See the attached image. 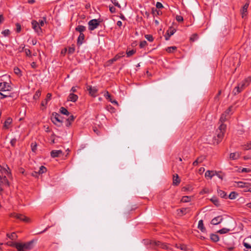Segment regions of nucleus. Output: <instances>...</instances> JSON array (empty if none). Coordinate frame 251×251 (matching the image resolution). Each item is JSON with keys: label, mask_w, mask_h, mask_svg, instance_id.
Masks as SVG:
<instances>
[{"label": "nucleus", "mask_w": 251, "mask_h": 251, "mask_svg": "<svg viewBox=\"0 0 251 251\" xmlns=\"http://www.w3.org/2000/svg\"><path fill=\"white\" fill-rule=\"evenodd\" d=\"M226 126L224 124H221L216 130V136L213 138L214 143L218 144L223 139Z\"/></svg>", "instance_id": "1"}, {"label": "nucleus", "mask_w": 251, "mask_h": 251, "mask_svg": "<svg viewBox=\"0 0 251 251\" xmlns=\"http://www.w3.org/2000/svg\"><path fill=\"white\" fill-rule=\"evenodd\" d=\"M33 240L25 243H19L16 244V249L18 251H29L33 248Z\"/></svg>", "instance_id": "2"}, {"label": "nucleus", "mask_w": 251, "mask_h": 251, "mask_svg": "<svg viewBox=\"0 0 251 251\" xmlns=\"http://www.w3.org/2000/svg\"><path fill=\"white\" fill-rule=\"evenodd\" d=\"M101 21L99 19H92L88 22V29L90 31L94 30L100 25Z\"/></svg>", "instance_id": "3"}, {"label": "nucleus", "mask_w": 251, "mask_h": 251, "mask_svg": "<svg viewBox=\"0 0 251 251\" xmlns=\"http://www.w3.org/2000/svg\"><path fill=\"white\" fill-rule=\"evenodd\" d=\"M31 25L32 28L38 35H41L42 34V29L40 27L39 24L37 21L35 20H32L31 21Z\"/></svg>", "instance_id": "4"}, {"label": "nucleus", "mask_w": 251, "mask_h": 251, "mask_svg": "<svg viewBox=\"0 0 251 251\" xmlns=\"http://www.w3.org/2000/svg\"><path fill=\"white\" fill-rule=\"evenodd\" d=\"M12 87L7 82H3L0 83V91L3 92H8L12 90Z\"/></svg>", "instance_id": "5"}, {"label": "nucleus", "mask_w": 251, "mask_h": 251, "mask_svg": "<svg viewBox=\"0 0 251 251\" xmlns=\"http://www.w3.org/2000/svg\"><path fill=\"white\" fill-rule=\"evenodd\" d=\"M52 122L55 125H57V123H62L63 122L62 117L58 113L53 112L52 114L51 118Z\"/></svg>", "instance_id": "6"}, {"label": "nucleus", "mask_w": 251, "mask_h": 251, "mask_svg": "<svg viewBox=\"0 0 251 251\" xmlns=\"http://www.w3.org/2000/svg\"><path fill=\"white\" fill-rule=\"evenodd\" d=\"M151 244H152L153 245L160 246L161 248L163 249H165L168 251H173V249L169 247L167 244L165 243H162L159 241H152L151 242Z\"/></svg>", "instance_id": "7"}, {"label": "nucleus", "mask_w": 251, "mask_h": 251, "mask_svg": "<svg viewBox=\"0 0 251 251\" xmlns=\"http://www.w3.org/2000/svg\"><path fill=\"white\" fill-rule=\"evenodd\" d=\"M11 216L15 217L25 222H28L30 221L28 218L20 214L12 213L11 214Z\"/></svg>", "instance_id": "8"}, {"label": "nucleus", "mask_w": 251, "mask_h": 251, "mask_svg": "<svg viewBox=\"0 0 251 251\" xmlns=\"http://www.w3.org/2000/svg\"><path fill=\"white\" fill-rule=\"evenodd\" d=\"M87 89L91 96L94 97L97 96L98 90L96 87H92V86H88Z\"/></svg>", "instance_id": "9"}, {"label": "nucleus", "mask_w": 251, "mask_h": 251, "mask_svg": "<svg viewBox=\"0 0 251 251\" xmlns=\"http://www.w3.org/2000/svg\"><path fill=\"white\" fill-rule=\"evenodd\" d=\"M176 31V29L173 27H169V29L167 31L166 34L165 35L166 40H168L171 36L173 35Z\"/></svg>", "instance_id": "10"}, {"label": "nucleus", "mask_w": 251, "mask_h": 251, "mask_svg": "<svg viewBox=\"0 0 251 251\" xmlns=\"http://www.w3.org/2000/svg\"><path fill=\"white\" fill-rule=\"evenodd\" d=\"M223 220V219L221 216H217L211 220V224L214 225H217L221 223Z\"/></svg>", "instance_id": "11"}, {"label": "nucleus", "mask_w": 251, "mask_h": 251, "mask_svg": "<svg viewBox=\"0 0 251 251\" xmlns=\"http://www.w3.org/2000/svg\"><path fill=\"white\" fill-rule=\"evenodd\" d=\"M62 154L63 152L61 150H53L50 152V155L53 158L59 157Z\"/></svg>", "instance_id": "12"}, {"label": "nucleus", "mask_w": 251, "mask_h": 251, "mask_svg": "<svg viewBox=\"0 0 251 251\" xmlns=\"http://www.w3.org/2000/svg\"><path fill=\"white\" fill-rule=\"evenodd\" d=\"M189 211V209L188 208H183L177 210V214L179 216H181L183 215H185Z\"/></svg>", "instance_id": "13"}, {"label": "nucleus", "mask_w": 251, "mask_h": 251, "mask_svg": "<svg viewBox=\"0 0 251 251\" xmlns=\"http://www.w3.org/2000/svg\"><path fill=\"white\" fill-rule=\"evenodd\" d=\"M77 99L78 96L76 95H75L73 93H71L68 97V100L75 102L77 100Z\"/></svg>", "instance_id": "14"}, {"label": "nucleus", "mask_w": 251, "mask_h": 251, "mask_svg": "<svg viewBox=\"0 0 251 251\" xmlns=\"http://www.w3.org/2000/svg\"><path fill=\"white\" fill-rule=\"evenodd\" d=\"M0 182L6 186H9V182L5 176H0Z\"/></svg>", "instance_id": "15"}, {"label": "nucleus", "mask_w": 251, "mask_h": 251, "mask_svg": "<svg viewBox=\"0 0 251 251\" xmlns=\"http://www.w3.org/2000/svg\"><path fill=\"white\" fill-rule=\"evenodd\" d=\"M84 37L85 36L83 33H81L79 34L77 40V44L78 45L80 46L82 44V43H83V41L84 40Z\"/></svg>", "instance_id": "16"}, {"label": "nucleus", "mask_w": 251, "mask_h": 251, "mask_svg": "<svg viewBox=\"0 0 251 251\" xmlns=\"http://www.w3.org/2000/svg\"><path fill=\"white\" fill-rule=\"evenodd\" d=\"M75 117L73 115H71L66 121V126L67 127H69L72 123L74 121Z\"/></svg>", "instance_id": "17"}, {"label": "nucleus", "mask_w": 251, "mask_h": 251, "mask_svg": "<svg viewBox=\"0 0 251 251\" xmlns=\"http://www.w3.org/2000/svg\"><path fill=\"white\" fill-rule=\"evenodd\" d=\"M180 182V180L177 174H176L173 176V183L174 185H178Z\"/></svg>", "instance_id": "18"}, {"label": "nucleus", "mask_w": 251, "mask_h": 251, "mask_svg": "<svg viewBox=\"0 0 251 251\" xmlns=\"http://www.w3.org/2000/svg\"><path fill=\"white\" fill-rule=\"evenodd\" d=\"M249 5V1L247 2L243 7L242 14L243 18L247 15V9Z\"/></svg>", "instance_id": "19"}, {"label": "nucleus", "mask_w": 251, "mask_h": 251, "mask_svg": "<svg viewBox=\"0 0 251 251\" xmlns=\"http://www.w3.org/2000/svg\"><path fill=\"white\" fill-rule=\"evenodd\" d=\"M216 174V172L208 170L205 173V176L211 178Z\"/></svg>", "instance_id": "20"}, {"label": "nucleus", "mask_w": 251, "mask_h": 251, "mask_svg": "<svg viewBox=\"0 0 251 251\" xmlns=\"http://www.w3.org/2000/svg\"><path fill=\"white\" fill-rule=\"evenodd\" d=\"M198 228L200 230H201L202 232L206 231V229H205V227L204 226L203 221L202 220H201L199 221Z\"/></svg>", "instance_id": "21"}, {"label": "nucleus", "mask_w": 251, "mask_h": 251, "mask_svg": "<svg viewBox=\"0 0 251 251\" xmlns=\"http://www.w3.org/2000/svg\"><path fill=\"white\" fill-rule=\"evenodd\" d=\"M51 95L50 93H48L47 95L46 98L44 100L42 101L41 102V105L43 106H45L49 100H50L51 99Z\"/></svg>", "instance_id": "22"}, {"label": "nucleus", "mask_w": 251, "mask_h": 251, "mask_svg": "<svg viewBox=\"0 0 251 251\" xmlns=\"http://www.w3.org/2000/svg\"><path fill=\"white\" fill-rule=\"evenodd\" d=\"M75 30L80 33H82L86 30V27L84 25H79L77 27H75Z\"/></svg>", "instance_id": "23"}, {"label": "nucleus", "mask_w": 251, "mask_h": 251, "mask_svg": "<svg viewBox=\"0 0 251 251\" xmlns=\"http://www.w3.org/2000/svg\"><path fill=\"white\" fill-rule=\"evenodd\" d=\"M240 156L239 152H233L230 154V158L232 160H235L238 159Z\"/></svg>", "instance_id": "24"}, {"label": "nucleus", "mask_w": 251, "mask_h": 251, "mask_svg": "<svg viewBox=\"0 0 251 251\" xmlns=\"http://www.w3.org/2000/svg\"><path fill=\"white\" fill-rule=\"evenodd\" d=\"M210 239L214 242H217L219 240V236L216 234H211L210 235Z\"/></svg>", "instance_id": "25"}, {"label": "nucleus", "mask_w": 251, "mask_h": 251, "mask_svg": "<svg viewBox=\"0 0 251 251\" xmlns=\"http://www.w3.org/2000/svg\"><path fill=\"white\" fill-rule=\"evenodd\" d=\"M12 123V119L11 118H8L4 122L3 126L5 128H8L10 125Z\"/></svg>", "instance_id": "26"}, {"label": "nucleus", "mask_w": 251, "mask_h": 251, "mask_svg": "<svg viewBox=\"0 0 251 251\" xmlns=\"http://www.w3.org/2000/svg\"><path fill=\"white\" fill-rule=\"evenodd\" d=\"M60 112L61 114L68 116L70 114L68 110L64 107H61L60 109Z\"/></svg>", "instance_id": "27"}, {"label": "nucleus", "mask_w": 251, "mask_h": 251, "mask_svg": "<svg viewBox=\"0 0 251 251\" xmlns=\"http://www.w3.org/2000/svg\"><path fill=\"white\" fill-rule=\"evenodd\" d=\"M242 90L240 88V87L237 86L234 88L233 90L232 93L234 95H236L238 94L239 93L241 92Z\"/></svg>", "instance_id": "28"}, {"label": "nucleus", "mask_w": 251, "mask_h": 251, "mask_svg": "<svg viewBox=\"0 0 251 251\" xmlns=\"http://www.w3.org/2000/svg\"><path fill=\"white\" fill-rule=\"evenodd\" d=\"M210 200L216 206H219L220 205L219 201L216 197H213Z\"/></svg>", "instance_id": "29"}, {"label": "nucleus", "mask_w": 251, "mask_h": 251, "mask_svg": "<svg viewBox=\"0 0 251 251\" xmlns=\"http://www.w3.org/2000/svg\"><path fill=\"white\" fill-rule=\"evenodd\" d=\"M238 86L243 91L247 86H248V84L246 83V82L243 81L240 83H239Z\"/></svg>", "instance_id": "30"}, {"label": "nucleus", "mask_w": 251, "mask_h": 251, "mask_svg": "<svg viewBox=\"0 0 251 251\" xmlns=\"http://www.w3.org/2000/svg\"><path fill=\"white\" fill-rule=\"evenodd\" d=\"M0 99H2L3 98H7V97H11V96L9 94L8 92H4V93H2L0 92Z\"/></svg>", "instance_id": "31"}, {"label": "nucleus", "mask_w": 251, "mask_h": 251, "mask_svg": "<svg viewBox=\"0 0 251 251\" xmlns=\"http://www.w3.org/2000/svg\"><path fill=\"white\" fill-rule=\"evenodd\" d=\"M227 115L226 114V113H224L222 114L220 119V121L222 123V124H223V123L227 120Z\"/></svg>", "instance_id": "32"}, {"label": "nucleus", "mask_w": 251, "mask_h": 251, "mask_svg": "<svg viewBox=\"0 0 251 251\" xmlns=\"http://www.w3.org/2000/svg\"><path fill=\"white\" fill-rule=\"evenodd\" d=\"M124 53H122V55L117 54L114 58L109 60L111 63L116 61L119 59L121 57L124 56Z\"/></svg>", "instance_id": "33"}, {"label": "nucleus", "mask_w": 251, "mask_h": 251, "mask_svg": "<svg viewBox=\"0 0 251 251\" xmlns=\"http://www.w3.org/2000/svg\"><path fill=\"white\" fill-rule=\"evenodd\" d=\"M7 236L12 240H15L17 238V236L15 232H13L11 234H7Z\"/></svg>", "instance_id": "34"}, {"label": "nucleus", "mask_w": 251, "mask_h": 251, "mask_svg": "<svg viewBox=\"0 0 251 251\" xmlns=\"http://www.w3.org/2000/svg\"><path fill=\"white\" fill-rule=\"evenodd\" d=\"M218 193L219 195L220 196V197L221 198H227L226 193L221 190H218Z\"/></svg>", "instance_id": "35"}, {"label": "nucleus", "mask_w": 251, "mask_h": 251, "mask_svg": "<svg viewBox=\"0 0 251 251\" xmlns=\"http://www.w3.org/2000/svg\"><path fill=\"white\" fill-rule=\"evenodd\" d=\"M203 158L202 157H198L193 163V165L194 166H197L199 163L202 162Z\"/></svg>", "instance_id": "36"}, {"label": "nucleus", "mask_w": 251, "mask_h": 251, "mask_svg": "<svg viewBox=\"0 0 251 251\" xmlns=\"http://www.w3.org/2000/svg\"><path fill=\"white\" fill-rule=\"evenodd\" d=\"M237 195L238 194L236 192H232L229 195L228 198L231 200H233L236 198Z\"/></svg>", "instance_id": "37"}, {"label": "nucleus", "mask_w": 251, "mask_h": 251, "mask_svg": "<svg viewBox=\"0 0 251 251\" xmlns=\"http://www.w3.org/2000/svg\"><path fill=\"white\" fill-rule=\"evenodd\" d=\"M46 171L47 168L43 166H41L40 167L39 170L38 171V173L39 174H42L43 173L46 172Z\"/></svg>", "instance_id": "38"}, {"label": "nucleus", "mask_w": 251, "mask_h": 251, "mask_svg": "<svg viewBox=\"0 0 251 251\" xmlns=\"http://www.w3.org/2000/svg\"><path fill=\"white\" fill-rule=\"evenodd\" d=\"M190 200H191L190 197H189V196H183L182 198L181 201L182 202H187L190 201Z\"/></svg>", "instance_id": "39"}, {"label": "nucleus", "mask_w": 251, "mask_h": 251, "mask_svg": "<svg viewBox=\"0 0 251 251\" xmlns=\"http://www.w3.org/2000/svg\"><path fill=\"white\" fill-rule=\"evenodd\" d=\"M229 231V229L226 228H223L218 231V233L220 234H225L228 232Z\"/></svg>", "instance_id": "40"}, {"label": "nucleus", "mask_w": 251, "mask_h": 251, "mask_svg": "<svg viewBox=\"0 0 251 251\" xmlns=\"http://www.w3.org/2000/svg\"><path fill=\"white\" fill-rule=\"evenodd\" d=\"M41 92L40 90H37L34 95L33 96V99L34 100H37L41 96Z\"/></svg>", "instance_id": "41"}, {"label": "nucleus", "mask_w": 251, "mask_h": 251, "mask_svg": "<svg viewBox=\"0 0 251 251\" xmlns=\"http://www.w3.org/2000/svg\"><path fill=\"white\" fill-rule=\"evenodd\" d=\"M145 37L150 42H152L154 39L153 36L151 34L145 35Z\"/></svg>", "instance_id": "42"}, {"label": "nucleus", "mask_w": 251, "mask_h": 251, "mask_svg": "<svg viewBox=\"0 0 251 251\" xmlns=\"http://www.w3.org/2000/svg\"><path fill=\"white\" fill-rule=\"evenodd\" d=\"M176 50V47L175 46L168 47L166 50L168 52H172L174 50Z\"/></svg>", "instance_id": "43"}, {"label": "nucleus", "mask_w": 251, "mask_h": 251, "mask_svg": "<svg viewBox=\"0 0 251 251\" xmlns=\"http://www.w3.org/2000/svg\"><path fill=\"white\" fill-rule=\"evenodd\" d=\"M14 72L18 75L21 76L22 75L21 71L18 67H15L14 69Z\"/></svg>", "instance_id": "44"}, {"label": "nucleus", "mask_w": 251, "mask_h": 251, "mask_svg": "<svg viewBox=\"0 0 251 251\" xmlns=\"http://www.w3.org/2000/svg\"><path fill=\"white\" fill-rule=\"evenodd\" d=\"M179 249L181 250L187 251L188 250L187 246L185 244H180L179 246Z\"/></svg>", "instance_id": "45"}, {"label": "nucleus", "mask_w": 251, "mask_h": 251, "mask_svg": "<svg viewBox=\"0 0 251 251\" xmlns=\"http://www.w3.org/2000/svg\"><path fill=\"white\" fill-rule=\"evenodd\" d=\"M6 244L8 246L15 247V248H16V244H19V243H16V242H14L13 241H9V242H7Z\"/></svg>", "instance_id": "46"}, {"label": "nucleus", "mask_w": 251, "mask_h": 251, "mask_svg": "<svg viewBox=\"0 0 251 251\" xmlns=\"http://www.w3.org/2000/svg\"><path fill=\"white\" fill-rule=\"evenodd\" d=\"M31 150L33 152H35L37 149V144L35 143H32L31 144Z\"/></svg>", "instance_id": "47"}, {"label": "nucleus", "mask_w": 251, "mask_h": 251, "mask_svg": "<svg viewBox=\"0 0 251 251\" xmlns=\"http://www.w3.org/2000/svg\"><path fill=\"white\" fill-rule=\"evenodd\" d=\"M244 149L245 150H249L251 149V143H247L244 146Z\"/></svg>", "instance_id": "48"}, {"label": "nucleus", "mask_w": 251, "mask_h": 251, "mask_svg": "<svg viewBox=\"0 0 251 251\" xmlns=\"http://www.w3.org/2000/svg\"><path fill=\"white\" fill-rule=\"evenodd\" d=\"M1 33L4 36H8L10 33V31L9 29H5L4 30H3V31H2Z\"/></svg>", "instance_id": "49"}, {"label": "nucleus", "mask_w": 251, "mask_h": 251, "mask_svg": "<svg viewBox=\"0 0 251 251\" xmlns=\"http://www.w3.org/2000/svg\"><path fill=\"white\" fill-rule=\"evenodd\" d=\"M147 45V42L146 41H142L140 42L139 46L140 48H143Z\"/></svg>", "instance_id": "50"}, {"label": "nucleus", "mask_w": 251, "mask_h": 251, "mask_svg": "<svg viewBox=\"0 0 251 251\" xmlns=\"http://www.w3.org/2000/svg\"><path fill=\"white\" fill-rule=\"evenodd\" d=\"M135 52V51L133 50H130L126 52L127 57H129L133 54H134Z\"/></svg>", "instance_id": "51"}, {"label": "nucleus", "mask_w": 251, "mask_h": 251, "mask_svg": "<svg viewBox=\"0 0 251 251\" xmlns=\"http://www.w3.org/2000/svg\"><path fill=\"white\" fill-rule=\"evenodd\" d=\"M16 31L18 33H19L21 31V25L19 23H17L16 24Z\"/></svg>", "instance_id": "52"}, {"label": "nucleus", "mask_w": 251, "mask_h": 251, "mask_svg": "<svg viewBox=\"0 0 251 251\" xmlns=\"http://www.w3.org/2000/svg\"><path fill=\"white\" fill-rule=\"evenodd\" d=\"M198 38V35L197 34H193L190 37V40L192 42L195 41Z\"/></svg>", "instance_id": "53"}, {"label": "nucleus", "mask_w": 251, "mask_h": 251, "mask_svg": "<svg viewBox=\"0 0 251 251\" xmlns=\"http://www.w3.org/2000/svg\"><path fill=\"white\" fill-rule=\"evenodd\" d=\"M110 0L114 4L115 6H117L119 8H121V5L118 3V2L117 0Z\"/></svg>", "instance_id": "54"}, {"label": "nucleus", "mask_w": 251, "mask_h": 251, "mask_svg": "<svg viewBox=\"0 0 251 251\" xmlns=\"http://www.w3.org/2000/svg\"><path fill=\"white\" fill-rule=\"evenodd\" d=\"M25 53L27 56H31V51L28 49H25Z\"/></svg>", "instance_id": "55"}, {"label": "nucleus", "mask_w": 251, "mask_h": 251, "mask_svg": "<svg viewBox=\"0 0 251 251\" xmlns=\"http://www.w3.org/2000/svg\"><path fill=\"white\" fill-rule=\"evenodd\" d=\"M17 142V139L16 138H13L11 140L10 144L12 147H14L16 145Z\"/></svg>", "instance_id": "56"}, {"label": "nucleus", "mask_w": 251, "mask_h": 251, "mask_svg": "<svg viewBox=\"0 0 251 251\" xmlns=\"http://www.w3.org/2000/svg\"><path fill=\"white\" fill-rule=\"evenodd\" d=\"M176 20L177 21L180 22H182L183 21V18L181 16L177 15L176 16Z\"/></svg>", "instance_id": "57"}, {"label": "nucleus", "mask_w": 251, "mask_h": 251, "mask_svg": "<svg viewBox=\"0 0 251 251\" xmlns=\"http://www.w3.org/2000/svg\"><path fill=\"white\" fill-rule=\"evenodd\" d=\"M243 81L244 82H246V83H248V85H249V84L251 82V77H249L246 78Z\"/></svg>", "instance_id": "58"}, {"label": "nucleus", "mask_w": 251, "mask_h": 251, "mask_svg": "<svg viewBox=\"0 0 251 251\" xmlns=\"http://www.w3.org/2000/svg\"><path fill=\"white\" fill-rule=\"evenodd\" d=\"M156 7L157 8H162L163 7V6L161 2H157L156 4Z\"/></svg>", "instance_id": "59"}, {"label": "nucleus", "mask_w": 251, "mask_h": 251, "mask_svg": "<svg viewBox=\"0 0 251 251\" xmlns=\"http://www.w3.org/2000/svg\"><path fill=\"white\" fill-rule=\"evenodd\" d=\"M231 109H232V107H229L225 112L224 113H226V114L228 116L229 114H230V112H231Z\"/></svg>", "instance_id": "60"}, {"label": "nucleus", "mask_w": 251, "mask_h": 251, "mask_svg": "<svg viewBox=\"0 0 251 251\" xmlns=\"http://www.w3.org/2000/svg\"><path fill=\"white\" fill-rule=\"evenodd\" d=\"M104 96L107 99H108L109 100L110 99H111V95L109 94V93H108V92H106V93L104 94Z\"/></svg>", "instance_id": "61"}, {"label": "nucleus", "mask_w": 251, "mask_h": 251, "mask_svg": "<svg viewBox=\"0 0 251 251\" xmlns=\"http://www.w3.org/2000/svg\"><path fill=\"white\" fill-rule=\"evenodd\" d=\"M109 10L111 13H113L116 12V8L114 6H110Z\"/></svg>", "instance_id": "62"}, {"label": "nucleus", "mask_w": 251, "mask_h": 251, "mask_svg": "<svg viewBox=\"0 0 251 251\" xmlns=\"http://www.w3.org/2000/svg\"><path fill=\"white\" fill-rule=\"evenodd\" d=\"M243 245H244V247H246V248L251 249V246L249 244H248L247 243L244 242Z\"/></svg>", "instance_id": "63"}, {"label": "nucleus", "mask_w": 251, "mask_h": 251, "mask_svg": "<svg viewBox=\"0 0 251 251\" xmlns=\"http://www.w3.org/2000/svg\"><path fill=\"white\" fill-rule=\"evenodd\" d=\"M74 51H75L74 48H70L68 50V52L70 54L74 53Z\"/></svg>", "instance_id": "64"}]
</instances>
